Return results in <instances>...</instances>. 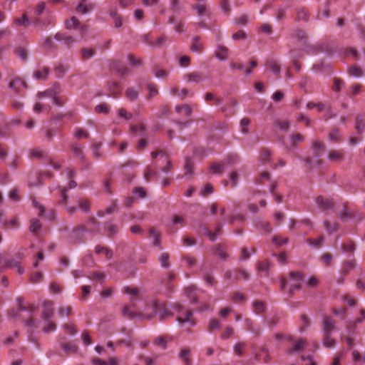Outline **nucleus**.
I'll list each match as a JSON object with an SVG mask.
<instances>
[{
    "instance_id": "25",
    "label": "nucleus",
    "mask_w": 365,
    "mask_h": 365,
    "mask_svg": "<svg viewBox=\"0 0 365 365\" xmlns=\"http://www.w3.org/2000/svg\"><path fill=\"white\" fill-rule=\"evenodd\" d=\"M169 258H170V255L167 252H163L161 254V255L159 257V262L161 264V266L163 267V268H169L170 266V264L169 262Z\"/></svg>"
},
{
    "instance_id": "46",
    "label": "nucleus",
    "mask_w": 365,
    "mask_h": 365,
    "mask_svg": "<svg viewBox=\"0 0 365 365\" xmlns=\"http://www.w3.org/2000/svg\"><path fill=\"white\" fill-rule=\"evenodd\" d=\"M253 308L257 314H260L264 310V304L261 302L256 300L253 302Z\"/></svg>"
},
{
    "instance_id": "21",
    "label": "nucleus",
    "mask_w": 365,
    "mask_h": 365,
    "mask_svg": "<svg viewBox=\"0 0 365 365\" xmlns=\"http://www.w3.org/2000/svg\"><path fill=\"white\" fill-rule=\"evenodd\" d=\"M49 71H50L48 67H43L42 72L41 71H36L34 73V76L38 80H46Z\"/></svg>"
},
{
    "instance_id": "61",
    "label": "nucleus",
    "mask_w": 365,
    "mask_h": 365,
    "mask_svg": "<svg viewBox=\"0 0 365 365\" xmlns=\"http://www.w3.org/2000/svg\"><path fill=\"white\" fill-rule=\"evenodd\" d=\"M204 280L208 285L210 286H214L217 284V281L215 277L208 273L204 274Z\"/></svg>"
},
{
    "instance_id": "49",
    "label": "nucleus",
    "mask_w": 365,
    "mask_h": 365,
    "mask_svg": "<svg viewBox=\"0 0 365 365\" xmlns=\"http://www.w3.org/2000/svg\"><path fill=\"white\" fill-rule=\"evenodd\" d=\"M41 228V222H39L38 220L37 219H33L31 220V225L30 226V230L32 232H37L38 231H39Z\"/></svg>"
},
{
    "instance_id": "29",
    "label": "nucleus",
    "mask_w": 365,
    "mask_h": 365,
    "mask_svg": "<svg viewBox=\"0 0 365 365\" xmlns=\"http://www.w3.org/2000/svg\"><path fill=\"white\" fill-rule=\"evenodd\" d=\"M272 241L277 246L280 247L288 243L289 239L287 237L282 238L281 236L276 235L272 237Z\"/></svg>"
},
{
    "instance_id": "59",
    "label": "nucleus",
    "mask_w": 365,
    "mask_h": 365,
    "mask_svg": "<svg viewBox=\"0 0 365 365\" xmlns=\"http://www.w3.org/2000/svg\"><path fill=\"white\" fill-rule=\"evenodd\" d=\"M250 123V120L248 118H243L240 121V125H241V131L244 134H247L248 133V130L247 127Z\"/></svg>"
},
{
    "instance_id": "22",
    "label": "nucleus",
    "mask_w": 365,
    "mask_h": 365,
    "mask_svg": "<svg viewBox=\"0 0 365 365\" xmlns=\"http://www.w3.org/2000/svg\"><path fill=\"white\" fill-rule=\"evenodd\" d=\"M72 150L74 155L79 158L81 160H84L86 157L83 151V148L78 144H73L72 145Z\"/></svg>"
},
{
    "instance_id": "23",
    "label": "nucleus",
    "mask_w": 365,
    "mask_h": 365,
    "mask_svg": "<svg viewBox=\"0 0 365 365\" xmlns=\"http://www.w3.org/2000/svg\"><path fill=\"white\" fill-rule=\"evenodd\" d=\"M68 70V66H64L62 64H59L58 66H56V68L54 69L55 73H56V76L58 78H63Z\"/></svg>"
},
{
    "instance_id": "45",
    "label": "nucleus",
    "mask_w": 365,
    "mask_h": 365,
    "mask_svg": "<svg viewBox=\"0 0 365 365\" xmlns=\"http://www.w3.org/2000/svg\"><path fill=\"white\" fill-rule=\"evenodd\" d=\"M220 8L226 15H229L231 11L229 0H220Z\"/></svg>"
},
{
    "instance_id": "14",
    "label": "nucleus",
    "mask_w": 365,
    "mask_h": 365,
    "mask_svg": "<svg viewBox=\"0 0 365 365\" xmlns=\"http://www.w3.org/2000/svg\"><path fill=\"white\" fill-rule=\"evenodd\" d=\"M307 341L305 339H300L294 343L293 347L287 351V354H292L295 351H299L302 350L306 344Z\"/></svg>"
},
{
    "instance_id": "41",
    "label": "nucleus",
    "mask_w": 365,
    "mask_h": 365,
    "mask_svg": "<svg viewBox=\"0 0 365 365\" xmlns=\"http://www.w3.org/2000/svg\"><path fill=\"white\" fill-rule=\"evenodd\" d=\"M80 22L75 16L71 17L69 20L66 21V27L68 29L78 26Z\"/></svg>"
},
{
    "instance_id": "4",
    "label": "nucleus",
    "mask_w": 365,
    "mask_h": 365,
    "mask_svg": "<svg viewBox=\"0 0 365 365\" xmlns=\"http://www.w3.org/2000/svg\"><path fill=\"white\" fill-rule=\"evenodd\" d=\"M53 304L51 301H46L43 304V311L41 313V319L46 321H51L54 314Z\"/></svg>"
},
{
    "instance_id": "36",
    "label": "nucleus",
    "mask_w": 365,
    "mask_h": 365,
    "mask_svg": "<svg viewBox=\"0 0 365 365\" xmlns=\"http://www.w3.org/2000/svg\"><path fill=\"white\" fill-rule=\"evenodd\" d=\"M313 148H314V155L318 158L322 155L320 150L324 148V145L320 141H315L313 144Z\"/></svg>"
},
{
    "instance_id": "53",
    "label": "nucleus",
    "mask_w": 365,
    "mask_h": 365,
    "mask_svg": "<svg viewBox=\"0 0 365 365\" xmlns=\"http://www.w3.org/2000/svg\"><path fill=\"white\" fill-rule=\"evenodd\" d=\"M271 152L268 149H263L260 155V160L262 163H266L269 160Z\"/></svg>"
},
{
    "instance_id": "28",
    "label": "nucleus",
    "mask_w": 365,
    "mask_h": 365,
    "mask_svg": "<svg viewBox=\"0 0 365 365\" xmlns=\"http://www.w3.org/2000/svg\"><path fill=\"white\" fill-rule=\"evenodd\" d=\"M324 335V340H323V344L324 346L327 348H333L334 347L336 342L335 340L331 338V334H323Z\"/></svg>"
},
{
    "instance_id": "12",
    "label": "nucleus",
    "mask_w": 365,
    "mask_h": 365,
    "mask_svg": "<svg viewBox=\"0 0 365 365\" xmlns=\"http://www.w3.org/2000/svg\"><path fill=\"white\" fill-rule=\"evenodd\" d=\"M255 226L259 230H263L267 233H270L272 232V227L269 222L263 221L259 217H256L254 220Z\"/></svg>"
},
{
    "instance_id": "2",
    "label": "nucleus",
    "mask_w": 365,
    "mask_h": 365,
    "mask_svg": "<svg viewBox=\"0 0 365 365\" xmlns=\"http://www.w3.org/2000/svg\"><path fill=\"white\" fill-rule=\"evenodd\" d=\"M85 232L88 231L86 227L83 225L73 227L68 236L69 242L73 245L85 242Z\"/></svg>"
},
{
    "instance_id": "39",
    "label": "nucleus",
    "mask_w": 365,
    "mask_h": 365,
    "mask_svg": "<svg viewBox=\"0 0 365 365\" xmlns=\"http://www.w3.org/2000/svg\"><path fill=\"white\" fill-rule=\"evenodd\" d=\"M193 167H194V163L192 161V160L189 158H186L185 165V175H192Z\"/></svg>"
},
{
    "instance_id": "64",
    "label": "nucleus",
    "mask_w": 365,
    "mask_h": 365,
    "mask_svg": "<svg viewBox=\"0 0 365 365\" xmlns=\"http://www.w3.org/2000/svg\"><path fill=\"white\" fill-rule=\"evenodd\" d=\"M154 344L163 347V349H165L167 346L166 338L165 336H158L154 341Z\"/></svg>"
},
{
    "instance_id": "15",
    "label": "nucleus",
    "mask_w": 365,
    "mask_h": 365,
    "mask_svg": "<svg viewBox=\"0 0 365 365\" xmlns=\"http://www.w3.org/2000/svg\"><path fill=\"white\" fill-rule=\"evenodd\" d=\"M185 78L188 82H195V83H200L203 79L202 74L201 73L196 72V71L187 73L185 76Z\"/></svg>"
},
{
    "instance_id": "18",
    "label": "nucleus",
    "mask_w": 365,
    "mask_h": 365,
    "mask_svg": "<svg viewBox=\"0 0 365 365\" xmlns=\"http://www.w3.org/2000/svg\"><path fill=\"white\" fill-rule=\"evenodd\" d=\"M96 252L97 254H100V253L105 254V255L108 259H111L113 257V251L110 249H109L107 247H101V245H97L96 247Z\"/></svg>"
},
{
    "instance_id": "7",
    "label": "nucleus",
    "mask_w": 365,
    "mask_h": 365,
    "mask_svg": "<svg viewBox=\"0 0 365 365\" xmlns=\"http://www.w3.org/2000/svg\"><path fill=\"white\" fill-rule=\"evenodd\" d=\"M335 329V321L330 317H324L322 322L323 334H331Z\"/></svg>"
},
{
    "instance_id": "47",
    "label": "nucleus",
    "mask_w": 365,
    "mask_h": 365,
    "mask_svg": "<svg viewBox=\"0 0 365 365\" xmlns=\"http://www.w3.org/2000/svg\"><path fill=\"white\" fill-rule=\"evenodd\" d=\"M95 110L99 113L108 114L110 110V107L106 103H101L96 106Z\"/></svg>"
},
{
    "instance_id": "63",
    "label": "nucleus",
    "mask_w": 365,
    "mask_h": 365,
    "mask_svg": "<svg viewBox=\"0 0 365 365\" xmlns=\"http://www.w3.org/2000/svg\"><path fill=\"white\" fill-rule=\"evenodd\" d=\"M220 327V323L217 319H212L208 325L209 331H212L214 329H218Z\"/></svg>"
},
{
    "instance_id": "43",
    "label": "nucleus",
    "mask_w": 365,
    "mask_h": 365,
    "mask_svg": "<svg viewBox=\"0 0 365 365\" xmlns=\"http://www.w3.org/2000/svg\"><path fill=\"white\" fill-rule=\"evenodd\" d=\"M324 226L327 231H328L329 233H332L334 232H336L338 230L339 225L338 223H334L333 225H331L330 222L328 220H325L324 222Z\"/></svg>"
},
{
    "instance_id": "48",
    "label": "nucleus",
    "mask_w": 365,
    "mask_h": 365,
    "mask_svg": "<svg viewBox=\"0 0 365 365\" xmlns=\"http://www.w3.org/2000/svg\"><path fill=\"white\" fill-rule=\"evenodd\" d=\"M270 267V263L268 261L261 262L258 264V270L263 272L266 275H268L269 269Z\"/></svg>"
},
{
    "instance_id": "20",
    "label": "nucleus",
    "mask_w": 365,
    "mask_h": 365,
    "mask_svg": "<svg viewBox=\"0 0 365 365\" xmlns=\"http://www.w3.org/2000/svg\"><path fill=\"white\" fill-rule=\"evenodd\" d=\"M297 21H307L309 19V15L307 11L303 8H298L296 9Z\"/></svg>"
},
{
    "instance_id": "30",
    "label": "nucleus",
    "mask_w": 365,
    "mask_h": 365,
    "mask_svg": "<svg viewBox=\"0 0 365 365\" xmlns=\"http://www.w3.org/2000/svg\"><path fill=\"white\" fill-rule=\"evenodd\" d=\"M215 252L219 257L223 260H226L227 258V255L225 252L223 246L220 244H217L215 245Z\"/></svg>"
},
{
    "instance_id": "19",
    "label": "nucleus",
    "mask_w": 365,
    "mask_h": 365,
    "mask_svg": "<svg viewBox=\"0 0 365 365\" xmlns=\"http://www.w3.org/2000/svg\"><path fill=\"white\" fill-rule=\"evenodd\" d=\"M175 110L178 113L182 112L185 117L189 118L191 115L192 113V108L191 107L187 104H183L181 106H177L175 107Z\"/></svg>"
},
{
    "instance_id": "34",
    "label": "nucleus",
    "mask_w": 365,
    "mask_h": 365,
    "mask_svg": "<svg viewBox=\"0 0 365 365\" xmlns=\"http://www.w3.org/2000/svg\"><path fill=\"white\" fill-rule=\"evenodd\" d=\"M339 217L342 221L345 222L348 219L352 218L353 214L347 210L346 206H344L343 210L339 214Z\"/></svg>"
},
{
    "instance_id": "1",
    "label": "nucleus",
    "mask_w": 365,
    "mask_h": 365,
    "mask_svg": "<svg viewBox=\"0 0 365 365\" xmlns=\"http://www.w3.org/2000/svg\"><path fill=\"white\" fill-rule=\"evenodd\" d=\"M152 309L153 312L150 314L146 315L147 319H151L155 315H157L159 320L163 322L167 320L170 317H172L173 315V312L166 307L165 304L158 301H155L153 303Z\"/></svg>"
},
{
    "instance_id": "27",
    "label": "nucleus",
    "mask_w": 365,
    "mask_h": 365,
    "mask_svg": "<svg viewBox=\"0 0 365 365\" xmlns=\"http://www.w3.org/2000/svg\"><path fill=\"white\" fill-rule=\"evenodd\" d=\"M365 128V123L361 116H357L356 118V125L355 128L358 134H361Z\"/></svg>"
},
{
    "instance_id": "42",
    "label": "nucleus",
    "mask_w": 365,
    "mask_h": 365,
    "mask_svg": "<svg viewBox=\"0 0 365 365\" xmlns=\"http://www.w3.org/2000/svg\"><path fill=\"white\" fill-rule=\"evenodd\" d=\"M125 95L130 101H135L138 98V92L133 88H128L126 90Z\"/></svg>"
},
{
    "instance_id": "44",
    "label": "nucleus",
    "mask_w": 365,
    "mask_h": 365,
    "mask_svg": "<svg viewBox=\"0 0 365 365\" xmlns=\"http://www.w3.org/2000/svg\"><path fill=\"white\" fill-rule=\"evenodd\" d=\"M211 170L215 174H222L225 170V164L224 163H218L213 164L211 165Z\"/></svg>"
},
{
    "instance_id": "62",
    "label": "nucleus",
    "mask_w": 365,
    "mask_h": 365,
    "mask_svg": "<svg viewBox=\"0 0 365 365\" xmlns=\"http://www.w3.org/2000/svg\"><path fill=\"white\" fill-rule=\"evenodd\" d=\"M267 66H269L271 71L274 74H279L280 72V66L275 61H272L267 63Z\"/></svg>"
},
{
    "instance_id": "58",
    "label": "nucleus",
    "mask_w": 365,
    "mask_h": 365,
    "mask_svg": "<svg viewBox=\"0 0 365 365\" xmlns=\"http://www.w3.org/2000/svg\"><path fill=\"white\" fill-rule=\"evenodd\" d=\"M355 244L354 242H350L346 244H342L341 249L344 252H353L355 250Z\"/></svg>"
},
{
    "instance_id": "33",
    "label": "nucleus",
    "mask_w": 365,
    "mask_h": 365,
    "mask_svg": "<svg viewBox=\"0 0 365 365\" xmlns=\"http://www.w3.org/2000/svg\"><path fill=\"white\" fill-rule=\"evenodd\" d=\"M324 242V237L322 236L319 237L317 239L309 238L307 242L316 248H319L322 246Z\"/></svg>"
},
{
    "instance_id": "24",
    "label": "nucleus",
    "mask_w": 365,
    "mask_h": 365,
    "mask_svg": "<svg viewBox=\"0 0 365 365\" xmlns=\"http://www.w3.org/2000/svg\"><path fill=\"white\" fill-rule=\"evenodd\" d=\"M61 346L66 354L76 353L78 350V346L71 343H63Z\"/></svg>"
},
{
    "instance_id": "10",
    "label": "nucleus",
    "mask_w": 365,
    "mask_h": 365,
    "mask_svg": "<svg viewBox=\"0 0 365 365\" xmlns=\"http://www.w3.org/2000/svg\"><path fill=\"white\" fill-rule=\"evenodd\" d=\"M122 314L123 317H127L129 319H133L135 317L140 319H146V315L143 313H138L130 309V307L126 305L123 308Z\"/></svg>"
},
{
    "instance_id": "56",
    "label": "nucleus",
    "mask_w": 365,
    "mask_h": 365,
    "mask_svg": "<svg viewBox=\"0 0 365 365\" xmlns=\"http://www.w3.org/2000/svg\"><path fill=\"white\" fill-rule=\"evenodd\" d=\"M20 264L19 261H17L15 259H12L10 260H8L5 262L4 265L1 267V269H4L8 267H19V264Z\"/></svg>"
},
{
    "instance_id": "57",
    "label": "nucleus",
    "mask_w": 365,
    "mask_h": 365,
    "mask_svg": "<svg viewBox=\"0 0 365 365\" xmlns=\"http://www.w3.org/2000/svg\"><path fill=\"white\" fill-rule=\"evenodd\" d=\"M193 8L197 11L198 16H203L207 14V8L204 4H196L193 6Z\"/></svg>"
},
{
    "instance_id": "54",
    "label": "nucleus",
    "mask_w": 365,
    "mask_h": 365,
    "mask_svg": "<svg viewBox=\"0 0 365 365\" xmlns=\"http://www.w3.org/2000/svg\"><path fill=\"white\" fill-rule=\"evenodd\" d=\"M128 60L130 65L132 66H140L143 63V61L140 58H137L133 54H129L128 56Z\"/></svg>"
},
{
    "instance_id": "11",
    "label": "nucleus",
    "mask_w": 365,
    "mask_h": 365,
    "mask_svg": "<svg viewBox=\"0 0 365 365\" xmlns=\"http://www.w3.org/2000/svg\"><path fill=\"white\" fill-rule=\"evenodd\" d=\"M9 87L15 93H19L21 91V87L27 88L28 86L24 81L20 79L19 78H16L9 83Z\"/></svg>"
},
{
    "instance_id": "52",
    "label": "nucleus",
    "mask_w": 365,
    "mask_h": 365,
    "mask_svg": "<svg viewBox=\"0 0 365 365\" xmlns=\"http://www.w3.org/2000/svg\"><path fill=\"white\" fill-rule=\"evenodd\" d=\"M349 73L351 76H356V77H360L362 76V70L357 67V66H352L349 68Z\"/></svg>"
},
{
    "instance_id": "16",
    "label": "nucleus",
    "mask_w": 365,
    "mask_h": 365,
    "mask_svg": "<svg viewBox=\"0 0 365 365\" xmlns=\"http://www.w3.org/2000/svg\"><path fill=\"white\" fill-rule=\"evenodd\" d=\"M215 56L220 60H226L228 57V48L224 46H218L215 51Z\"/></svg>"
},
{
    "instance_id": "32",
    "label": "nucleus",
    "mask_w": 365,
    "mask_h": 365,
    "mask_svg": "<svg viewBox=\"0 0 365 365\" xmlns=\"http://www.w3.org/2000/svg\"><path fill=\"white\" fill-rule=\"evenodd\" d=\"M304 140V137L300 133H295L291 136V147L294 148L297 143H301Z\"/></svg>"
},
{
    "instance_id": "40",
    "label": "nucleus",
    "mask_w": 365,
    "mask_h": 365,
    "mask_svg": "<svg viewBox=\"0 0 365 365\" xmlns=\"http://www.w3.org/2000/svg\"><path fill=\"white\" fill-rule=\"evenodd\" d=\"M190 350L187 349H182L180 353V358L185 362V365H190V360L188 357Z\"/></svg>"
},
{
    "instance_id": "60",
    "label": "nucleus",
    "mask_w": 365,
    "mask_h": 365,
    "mask_svg": "<svg viewBox=\"0 0 365 365\" xmlns=\"http://www.w3.org/2000/svg\"><path fill=\"white\" fill-rule=\"evenodd\" d=\"M63 328L71 335H75L77 333L75 326L71 324H64Z\"/></svg>"
},
{
    "instance_id": "37",
    "label": "nucleus",
    "mask_w": 365,
    "mask_h": 365,
    "mask_svg": "<svg viewBox=\"0 0 365 365\" xmlns=\"http://www.w3.org/2000/svg\"><path fill=\"white\" fill-rule=\"evenodd\" d=\"M96 52L94 49L83 48L81 49V55L83 59H88L93 57L95 55Z\"/></svg>"
},
{
    "instance_id": "50",
    "label": "nucleus",
    "mask_w": 365,
    "mask_h": 365,
    "mask_svg": "<svg viewBox=\"0 0 365 365\" xmlns=\"http://www.w3.org/2000/svg\"><path fill=\"white\" fill-rule=\"evenodd\" d=\"M16 53L23 61H25L27 60L28 53H27V51L25 48H24L22 47L17 48L16 49Z\"/></svg>"
},
{
    "instance_id": "55",
    "label": "nucleus",
    "mask_w": 365,
    "mask_h": 365,
    "mask_svg": "<svg viewBox=\"0 0 365 365\" xmlns=\"http://www.w3.org/2000/svg\"><path fill=\"white\" fill-rule=\"evenodd\" d=\"M46 322H47V325L45 326L42 329L44 333L53 331L56 329V324L53 322L46 321Z\"/></svg>"
},
{
    "instance_id": "3",
    "label": "nucleus",
    "mask_w": 365,
    "mask_h": 365,
    "mask_svg": "<svg viewBox=\"0 0 365 365\" xmlns=\"http://www.w3.org/2000/svg\"><path fill=\"white\" fill-rule=\"evenodd\" d=\"M289 277L292 279L297 282V283L291 285L289 289L288 293L290 297H292L296 289H300L302 288L299 282L303 280V274L300 272H290Z\"/></svg>"
},
{
    "instance_id": "51",
    "label": "nucleus",
    "mask_w": 365,
    "mask_h": 365,
    "mask_svg": "<svg viewBox=\"0 0 365 365\" xmlns=\"http://www.w3.org/2000/svg\"><path fill=\"white\" fill-rule=\"evenodd\" d=\"M72 308L70 306L63 307L58 309V314L60 317L69 316L71 314Z\"/></svg>"
},
{
    "instance_id": "13",
    "label": "nucleus",
    "mask_w": 365,
    "mask_h": 365,
    "mask_svg": "<svg viewBox=\"0 0 365 365\" xmlns=\"http://www.w3.org/2000/svg\"><path fill=\"white\" fill-rule=\"evenodd\" d=\"M123 292L130 295V302L132 304L139 299V289L137 287H125L123 289Z\"/></svg>"
},
{
    "instance_id": "31",
    "label": "nucleus",
    "mask_w": 365,
    "mask_h": 365,
    "mask_svg": "<svg viewBox=\"0 0 365 365\" xmlns=\"http://www.w3.org/2000/svg\"><path fill=\"white\" fill-rule=\"evenodd\" d=\"M192 315V312L191 310H186L185 317L184 318L178 317H177L176 319L180 324H183L185 322H190L192 324V325H193L194 322H192V320H191L190 319Z\"/></svg>"
},
{
    "instance_id": "26",
    "label": "nucleus",
    "mask_w": 365,
    "mask_h": 365,
    "mask_svg": "<svg viewBox=\"0 0 365 365\" xmlns=\"http://www.w3.org/2000/svg\"><path fill=\"white\" fill-rule=\"evenodd\" d=\"M190 49L192 51L195 52H200L202 49V44L200 41V37L199 36H195L192 38V43L190 47Z\"/></svg>"
},
{
    "instance_id": "5",
    "label": "nucleus",
    "mask_w": 365,
    "mask_h": 365,
    "mask_svg": "<svg viewBox=\"0 0 365 365\" xmlns=\"http://www.w3.org/2000/svg\"><path fill=\"white\" fill-rule=\"evenodd\" d=\"M193 226L198 235H205L209 238L210 241H215L214 235L211 234V231L207 228V227L204 223L198 222Z\"/></svg>"
},
{
    "instance_id": "38",
    "label": "nucleus",
    "mask_w": 365,
    "mask_h": 365,
    "mask_svg": "<svg viewBox=\"0 0 365 365\" xmlns=\"http://www.w3.org/2000/svg\"><path fill=\"white\" fill-rule=\"evenodd\" d=\"M101 146V143H94L93 145H92V152H93V155L95 158L96 159H99L100 158L102 157V153L100 150V148Z\"/></svg>"
},
{
    "instance_id": "8",
    "label": "nucleus",
    "mask_w": 365,
    "mask_h": 365,
    "mask_svg": "<svg viewBox=\"0 0 365 365\" xmlns=\"http://www.w3.org/2000/svg\"><path fill=\"white\" fill-rule=\"evenodd\" d=\"M88 0H80L79 4L76 6V11L81 14H86L93 11L96 4L94 3L86 4Z\"/></svg>"
},
{
    "instance_id": "6",
    "label": "nucleus",
    "mask_w": 365,
    "mask_h": 365,
    "mask_svg": "<svg viewBox=\"0 0 365 365\" xmlns=\"http://www.w3.org/2000/svg\"><path fill=\"white\" fill-rule=\"evenodd\" d=\"M316 203L319 208L323 212L332 209L334 206L331 200L324 198L323 196H318L316 198Z\"/></svg>"
},
{
    "instance_id": "9",
    "label": "nucleus",
    "mask_w": 365,
    "mask_h": 365,
    "mask_svg": "<svg viewBox=\"0 0 365 365\" xmlns=\"http://www.w3.org/2000/svg\"><path fill=\"white\" fill-rule=\"evenodd\" d=\"M88 222L91 225V227L87 228V231L93 235L101 233V224L93 216L89 217Z\"/></svg>"
},
{
    "instance_id": "35",
    "label": "nucleus",
    "mask_w": 365,
    "mask_h": 365,
    "mask_svg": "<svg viewBox=\"0 0 365 365\" xmlns=\"http://www.w3.org/2000/svg\"><path fill=\"white\" fill-rule=\"evenodd\" d=\"M78 205L81 210L85 213H88L90 212L91 204L90 202L87 200H80L78 201Z\"/></svg>"
},
{
    "instance_id": "17",
    "label": "nucleus",
    "mask_w": 365,
    "mask_h": 365,
    "mask_svg": "<svg viewBox=\"0 0 365 365\" xmlns=\"http://www.w3.org/2000/svg\"><path fill=\"white\" fill-rule=\"evenodd\" d=\"M149 235L150 237L153 238V244L155 247H160V249L162 247H160V235L159 232H157V230L152 227L149 230Z\"/></svg>"
}]
</instances>
